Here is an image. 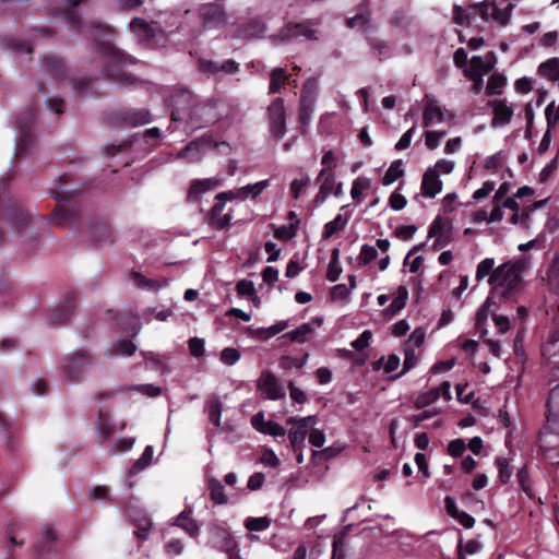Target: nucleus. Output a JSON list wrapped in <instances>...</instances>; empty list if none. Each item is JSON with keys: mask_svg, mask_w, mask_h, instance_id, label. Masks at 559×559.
Wrapping results in <instances>:
<instances>
[{"mask_svg": "<svg viewBox=\"0 0 559 559\" xmlns=\"http://www.w3.org/2000/svg\"><path fill=\"white\" fill-rule=\"evenodd\" d=\"M97 32L102 37L98 44V52L105 62V75L120 85H127L131 82V76L127 74L123 67L133 62L131 56L117 50L111 41V33L108 27L99 26Z\"/></svg>", "mask_w": 559, "mask_h": 559, "instance_id": "nucleus-1", "label": "nucleus"}, {"mask_svg": "<svg viewBox=\"0 0 559 559\" xmlns=\"http://www.w3.org/2000/svg\"><path fill=\"white\" fill-rule=\"evenodd\" d=\"M521 272L522 265L518 262H507L497 266L488 278L492 294L506 299L511 298L521 288Z\"/></svg>", "mask_w": 559, "mask_h": 559, "instance_id": "nucleus-2", "label": "nucleus"}, {"mask_svg": "<svg viewBox=\"0 0 559 559\" xmlns=\"http://www.w3.org/2000/svg\"><path fill=\"white\" fill-rule=\"evenodd\" d=\"M91 366V358L86 353H72L66 356L60 364L62 378L68 383L81 380Z\"/></svg>", "mask_w": 559, "mask_h": 559, "instance_id": "nucleus-3", "label": "nucleus"}, {"mask_svg": "<svg viewBox=\"0 0 559 559\" xmlns=\"http://www.w3.org/2000/svg\"><path fill=\"white\" fill-rule=\"evenodd\" d=\"M454 115L430 95H426L423 108V122L425 127L440 124L445 120H451Z\"/></svg>", "mask_w": 559, "mask_h": 559, "instance_id": "nucleus-4", "label": "nucleus"}, {"mask_svg": "<svg viewBox=\"0 0 559 559\" xmlns=\"http://www.w3.org/2000/svg\"><path fill=\"white\" fill-rule=\"evenodd\" d=\"M318 423L316 416L290 417L288 424L292 425L288 431V438L293 450L299 449L309 433V429Z\"/></svg>", "mask_w": 559, "mask_h": 559, "instance_id": "nucleus-5", "label": "nucleus"}, {"mask_svg": "<svg viewBox=\"0 0 559 559\" xmlns=\"http://www.w3.org/2000/svg\"><path fill=\"white\" fill-rule=\"evenodd\" d=\"M270 186V180H261L255 183L247 185L233 190L218 193L219 199L229 201L238 200L245 201L249 198L257 199Z\"/></svg>", "mask_w": 559, "mask_h": 559, "instance_id": "nucleus-6", "label": "nucleus"}, {"mask_svg": "<svg viewBox=\"0 0 559 559\" xmlns=\"http://www.w3.org/2000/svg\"><path fill=\"white\" fill-rule=\"evenodd\" d=\"M515 4L510 2L504 9H499L495 2H483L478 5L480 16L486 21H493L501 26H506L512 15Z\"/></svg>", "mask_w": 559, "mask_h": 559, "instance_id": "nucleus-7", "label": "nucleus"}, {"mask_svg": "<svg viewBox=\"0 0 559 559\" xmlns=\"http://www.w3.org/2000/svg\"><path fill=\"white\" fill-rule=\"evenodd\" d=\"M270 131L276 139H281L286 132V115L282 98H275L267 109Z\"/></svg>", "mask_w": 559, "mask_h": 559, "instance_id": "nucleus-8", "label": "nucleus"}, {"mask_svg": "<svg viewBox=\"0 0 559 559\" xmlns=\"http://www.w3.org/2000/svg\"><path fill=\"white\" fill-rule=\"evenodd\" d=\"M258 390L267 400H280L285 396V390L270 371H263L258 379Z\"/></svg>", "mask_w": 559, "mask_h": 559, "instance_id": "nucleus-9", "label": "nucleus"}, {"mask_svg": "<svg viewBox=\"0 0 559 559\" xmlns=\"http://www.w3.org/2000/svg\"><path fill=\"white\" fill-rule=\"evenodd\" d=\"M488 105L492 109V128H501L511 122L514 115V108L506 98L490 100Z\"/></svg>", "mask_w": 559, "mask_h": 559, "instance_id": "nucleus-10", "label": "nucleus"}, {"mask_svg": "<svg viewBox=\"0 0 559 559\" xmlns=\"http://www.w3.org/2000/svg\"><path fill=\"white\" fill-rule=\"evenodd\" d=\"M428 238H435L433 250L448 246L451 241V229L448 222L440 216L436 217L429 226Z\"/></svg>", "mask_w": 559, "mask_h": 559, "instance_id": "nucleus-11", "label": "nucleus"}, {"mask_svg": "<svg viewBox=\"0 0 559 559\" xmlns=\"http://www.w3.org/2000/svg\"><path fill=\"white\" fill-rule=\"evenodd\" d=\"M217 119L214 103L198 104L189 112V121L191 127L200 128L205 124L212 123Z\"/></svg>", "mask_w": 559, "mask_h": 559, "instance_id": "nucleus-12", "label": "nucleus"}, {"mask_svg": "<svg viewBox=\"0 0 559 559\" xmlns=\"http://www.w3.org/2000/svg\"><path fill=\"white\" fill-rule=\"evenodd\" d=\"M497 63V57L495 52L489 51L484 57L473 56L468 67L465 68V75H472L473 71L480 76H485L489 73Z\"/></svg>", "mask_w": 559, "mask_h": 559, "instance_id": "nucleus-13", "label": "nucleus"}, {"mask_svg": "<svg viewBox=\"0 0 559 559\" xmlns=\"http://www.w3.org/2000/svg\"><path fill=\"white\" fill-rule=\"evenodd\" d=\"M212 146L211 140L204 138L198 139L181 150L178 157L189 163H195L199 162Z\"/></svg>", "mask_w": 559, "mask_h": 559, "instance_id": "nucleus-14", "label": "nucleus"}, {"mask_svg": "<svg viewBox=\"0 0 559 559\" xmlns=\"http://www.w3.org/2000/svg\"><path fill=\"white\" fill-rule=\"evenodd\" d=\"M251 425L257 431L272 436L274 438H283L286 435V430L283 426L273 420L265 419L263 413L253 415L251 417Z\"/></svg>", "mask_w": 559, "mask_h": 559, "instance_id": "nucleus-15", "label": "nucleus"}, {"mask_svg": "<svg viewBox=\"0 0 559 559\" xmlns=\"http://www.w3.org/2000/svg\"><path fill=\"white\" fill-rule=\"evenodd\" d=\"M443 183L436 175L435 169H427L421 180V194L425 198H435L442 191Z\"/></svg>", "mask_w": 559, "mask_h": 559, "instance_id": "nucleus-16", "label": "nucleus"}, {"mask_svg": "<svg viewBox=\"0 0 559 559\" xmlns=\"http://www.w3.org/2000/svg\"><path fill=\"white\" fill-rule=\"evenodd\" d=\"M222 185V180L218 178H204L192 181L188 197L191 200H197L201 194L212 191Z\"/></svg>", "mask_w": 559, "mask_h": 559, "instance_id": "nucleus-17", "label": "nucleus"}, {"mask_svg": "<svg viewBox=\"0 0 559 559\" xmlns=\"http://www.w3.org/2000/svg\"><path fill=\"white\" fill-rule=\"evenodd\" d=\"M191 510L180 512L171 522V525L182 528L190 537L194 538L199 535L200 526L191 516Z\"/></svg>", "mask_w": 559, "mask_h": 559, "instance_id": "nucleus-18", "label": "nucleus"}, {"mask_svg": "<svg viewBox=\"0 0 559 559\" xmlns=\"http://www.w3.org/2000/svg\"><path fill=\"white\" fill-rule=\"evenodd\" d=\"M201 15L204 22V26L207 28L217 27L225 20L224 12L222 8L217 4L205 5L202 9Z\"/></svg>", "mask_w": 559, "mask_h": 559, "instance_id": "nucleus-19", "label": "nucleus"}, {"mask_svg": "<svg viewBox=\"0 0 559 559\" xmlns=\"http://www.w3.org/2000/svg\"><path fill=\"white\" fill-rule=\"evenodd\" d=\"M199 67L202 71L209 73H216L218 71H224L227 74H231L238 71V63L234 60H226L221 66L212 60H203L199 61Z\"/></svg>", "mask_w": 559, "mask_h": 559, "instance_id": "nucleus-20", "label": "nucleus"}, {"mask_svg": "<svg viewBox=\"0 0 559 559\" xmlns=\"http://www.w3.org/2000/svg\"><path fill=\"white\" fill-rule=\"evenodd\" d=\"M129 27L139 41H148L154 37L153 27L141 19L132 20Z\"/></svg>", "mask_w": 559, "mask_h": 559, "instance_id": "nucleus-21", "label": "nucleus"}, {"mask_svg": "<svg viewBox=\"0 0 559 559\" xmlns=\"http://www.w3.org/2000/svg\"><path fill=\"white\" fill-rule=\"evenodd\" d=\"M408 299V290L405 286H400L393 295V299L389 307L385 309L386 314L395 316L405 308Z\"/></svg>", "mask_w": 559, "mask_h": 559, "instance_id": "nucleus-22", "label": "nucleus"}, {"mask_svg": "<svg viewBox=\"0 0 559 559\" xmlns=\"http://www.w3.org/2000/svg\"><path fill=\"white\" fill-rule=\"evenodd\" d=\"M317 180L320 182L319 197L325 200L329 194L334 192L335 176L333 173H326V169H321Z\"/></svg>", "mask_w": 559, "mask_h": 559, "instance_id": "nucleus-23", "label": "nucleus"}, {"mask_svg": "<svg viewBox=\"0 0 559 559\" xmlns=\"http://www.w3.org/2000/svg\"><path fill=\"white\" fill-rule=\"evenodd\" d=\"M130 280L136 287L148 290H157L167 285V280H163L160 283H158L155 280L146 278L144 275L138 272L131 273Z\"/></svg>", "mask_w": 559, "mask_h": 559, "instance_id": "nucleus-24", "label": "nucleus"}, {"mask_svg": "<svg viewBox=\"0 0 559 559\" xmlns=\"http://www.w3.org/2000/svg\"><path fill=\"white\" fill-rule=\"evenodd\" d=\"M154 448L147 445L142 455L133 463L129 469V475L134 476L145 469L153 461Z\"/></svg>", "mask_w": 559, "mask_h": 559, "instance_id": "nucleus-25", "label": "nucleus"}, {"mask_svg": "<svg viewBox=\"0 0 559 559\" xmlns=\"http://www.w3.org/2000/svg\"><path fill=\"white\" fill-rule=\"evenodd\" d=\"M313 332H314V328H313L312 323L307 322V323H302L295 330L289 331L286 334V336L289 337V340L292 342L305 343L310 338V336L313 334Z\"/></svg>", "mask_w": 559, "mask_h": 559, "instance_id": "nucleus-26", "label": "nucleus"}, {"mask_svg": "<svg viewBox=\"0 0 559 559\" xmlns=\"http://www.w3.org/2000/svg\"><path fill=\"white\" fill-rule=\"evenodd\" d=\"M404 175L403 162L402 159H396L391 163L389 168L386 169L384 176L382 177V185L390 186L395 182L399 178Z\"/></svg>", "mask_w": 559, "mask_h": 559, "instance_id": "nucleus-27", "label": "nucleus"}, {"mask_svg": "<svg viewBox=\"0 0 559 559\" xmlns=\"http://www.w3.org/2000/svg\"><path fill=\"white\" fill-rule=\"evenodd\" d=\"M317 90H318V82L316 79H309L304 87H302V95H301V117L302 119L306 118V104L307 103H312L313 100V97L317 93Z\"/></svg>", "mask_w": 559, "mask_h": 559, "instance_id": "nucleus-28", "label": "nucleus"}, {"mask_svg": "<svg viewBox=\"0 0 559 559\" xmlns=\"http://www.w3.org/2000/svg\"><path fill=\"white\" fill-rule=\"evenodd\" d=\"M507 85V78L500 73H493L489 76L486 85V93L488 95H500L502 94Z\"/></svg>", "mask_w": 559, "mask_h": 559, "instance_id": "nucleus-29", "label": "nucleus"}, {"mask_svg": "<svg viewBox=\"0 0 559 559\" xmlns=\"http://www.w3.org/2000/svg\"><path fill=\"white\" fill-rule=\"evenodd\" d=\"M222 411L223 405L218 397L213 396L209 399V401L206 402V412L210 421L216 427L221 425Z\"/></svg>", "mask_w": 559, "mask_h": 559, "instance_id": "nucleus-30", "label": "nucleus"}, {"mask_svg": "<svg viewBox=\"0 0 559 559\" xmlns=\"http://www.w3.org/2000/svg\"><path fill=\"white\" fill-rule=\"evenodd\" d=\"M211 499L217 504L227 502L224 486L217 479H211L209 483Z\"/></svg>", "mask_w": 559, "mask_h": 559, "instance_id": "nucleus-31", "label": "nucleus"}, {"mask_svg": "<svg viewBox=\"0 0 559 559\" xmlns=\"http://www.w3.org/2000/svg\"><path fill=\"white\" fill-rule=\"evenodd\" d=\"M495 259L486 258L481 260L476 267L475 277L478 282H481L486 276H490L495 271Z\"/></svg>", "mask_w": 559, "mask_h": 559, "instance_id": "nucleus-32", "label": "nucleus"}, {"mask_svg": "<svg viewBox=\"0 0 559 559\" xmlns=\"http://www.w3.org/2000/svg\"><path fill=\"white\" fill-rule=\"evenodd\" d=\"M271 520L267 516L247 518L245 526L251 532H262L270 527Z\"/></svg>", "mask_w": 559, "mask_h": 559, "instance_id": "nucleus-33", "label": "nucleus"}, {"mask_svg": "<svg viewBox=\"0 0 559 559\" xmlns=\"http://www.w3.org/2000/svg\"><path fill=\"white\" fill-rule=\"evenodd\" d=\"M287 80L284 68H275L271 72L270 93L275 94L280 91L282 84Z\"/></svg>", "mask_w": 559, "mask_h": 559, "instance_id": "nucleus-34", "label": "nucleus"}, {"mask_svg": "<svg viewBox=\"0 0 559 559\" xmlns=\"http://www.w3.org/2000/svg\"><path fill=\"white\" fill-rule=\"evenodd\" d=\"M222 535H223V542L219 545V548L226 552H229L228 559H242L238 552L234 551L237 544H236L235 539L231 537V535L227 531H224V530H222Z\"/></svg>", "mask_w": 559, "mask_h": 559, "instance_id": "nucleus-35", "label": "nucleus"}, {"mask_svg": "<svg viewBox=\"0 0 559 559\" xmlns=\"http://www.w3.org/2000/svg\"><path fill=\"white\" fill-rule=\"evenodd\" d=\"M490 305H491V300H490V297H488L476 312L475 328L478 331H480L481 334H484L486 332V330L484 329V325L488 318Z\"/></svg>", "mask_w": 559, "mask_h": 559, "instance_id": "nucleus-36", "label": "nucleus"}, {"mask_svg": "<svg viewBox=\"0 0 559 559\" xmlns=\"http://www.w3.org/2000/svg\"><path fill=\"white\" fill-rule=\"evenodd\" d=\"M342 273V267L338 262V250H334L332 259L328 265L326 278L330 282H336Z\"/></svg>", "mask_w": 559, "mask_h": 559, "instance_id": "nucleus-37", "label": "nucleus"}, {"mask_svg": "<svg viewBox=\"0 0 559 559\" xmlns=\"http://www.w3.org/2000/svg\"><path fill=\"white\" fill-rule=\"evenodd\" d=\"M297 36H306L308 39H311L312 32H308L305 26L296 24L292 26H287L285 29L282 31L281 39H287L290 37H297Z\"/></svg>", "mask_w": 559, "mask_h": 559, "instance_id": "nucleus-38", "label": "nucleus"}, {"mask_svg": "<svg viewBox=\"0 0 559 559\" xmlns=\"http://www.w3.org/2000/svg\"><path fill=\"white\" fill-rule=\"evenodd\" d=\"M346 218H344L341 214L336 215L334 219L325 224L324 237L330 238L335 233L342 230L346 226Z\"/></svg>", "mask_w": 559, "mask_h": 559, "instance_id": "nucleus-39", "label": "nucleus"}, {"mask_svg": "<svg viewBox=\"0 0 559 559\" xmlns=\"http://www.w3.org/2000/svg\"><path fill=\"white\" fill-rule=\"evenodd\" d=\"M345 537H346V531H342L338 534L334 535L332 559H343L344 558V556H345V552H344Z\"/></svg>", "mask_w": 559, "mask_h": 559, "instance_id": "nucleus-40", "label": "nucleus"}, {"mask_svg": "<svg viewBox=\"0 0 559 559\" xmlns=\"http://www.w3.org/2000/svg\"><path fill=\"white\" fill-rule=\"evenodd\" d=\"M370 188V180L366 177L356 178L350 188V195L354 200H358L364 191Z\"/></svg>", "mask_w": 559, "mask_h": 559, "instance_id": "nucleus-41", "label": "nucleus"}, {"mask_svg": "<svg viewBox=\"0 0 559 559\" xmlns=\"http://www.w3.org/2000/svg\"><path fill=\"white\" fill-rule=\"evenodd\" d=\"M310 182V177L308 175H302L299 178H296L290 183V194L294 199H298L307 186Z\"/></svg>", "mask_w": 559, "mask_h": 559, "instance_id": "nucleus-42", "label": "nucleus"}, {"mask_svg": "<svg viewBox=\"0 0 559 559\" xmlns=\"http://www.w3.org/2000/svg\"><path fill=\"white\" fill-rule=\"evenodd\" d=\"M240 357V352L234 347H226L219 354L221 361L226 366H234Z\"/></svg>", "mask_w": 559, "mask_h": 559, "instance_id": "nucleus-43", "label": "nucleus"}, {"mask_svg": "<svg viewBox=\"0 0 559 559\" xmlns=\"http://www.w3.org/2000/svg\"><path fill=\"white\" fill-rule=\"evenodd\" d=\"M136 350V346L130 341L121 340L118 341L112 346V352L115 355H120L123 357L131 356Z\"/></svg>", "mask_w": 559, "mask_h": 559, "instance_id": "nucleus-44", "label": "nucleus"}, {"mask_svg": "<svg viewBox=\"0 0 559 559\" xmlns=\"http://www.w3.org/2000/svg\"><path fill=\"white\" fill-rule=\"evenodd\" d=\"M425 341V331L420 328L415 329L406 341L404 348H419Z\"/></svg>", "mask_w": 559, "mask_h": 559, "instance_id": "nucleus-45", "label": "nucleus"}, {"mask_svg": "<svg viewBox=\"0 0 559 559\" xmlns=\"http://www.w3.org/2000/svg\"><path fill=\"white\" fill-rule=\"evenodd\" d=\"M188 348L192 357H202L205 353V341L200 337H191L188 341Z\"/></svg>", "mask_w": 559, "mask_h": 559, "instance_id": "nucleus-46", "label": "nucleus"}, {"mask_svg": "<svg viewBox=\"0 0 559 559\" xmlns=\"http://www.w3.org/2000/svg\"><path fill=\"white\" fill-rule=\"evenodd\" d=\"M445 136L444 131H426L425 132V144L429 150H436L442 139Z\"/></svg>", "mask_w": 559, "mask_h": 559, "instance_id": "nucleus-47", "label": "nucleus"}, {"mask_svg": "<svg viewBox=\"0 0 559 559\" xmlns=\"http://www.w3.org/2000/svg\"><path fill=\"white\" fill-rule=\"evenodd\" d=\"M439 399V393L433 391V389L421 393L418 395L415 402V406L417 408H424L432 403H435Z\"/></svg>", "mask_w": 559, "mask_h": 559, "instance_id": "nucleus-48", "label": "nucleus"}, {"mask_svg": "<svg viewBox=\"0 0 559 559\" xmlns=\"http://www.w3.org/2000/svg\"><path fill=\"white\" fill-rule=\"evenodd\" d=\"M455 163L450 159H439L436 164L428 169H435L436 175L440 178V175H449L453 171Z\"/></svg>", "mask_w": 559, "mask_h": 559, "instance_id": "nucleus-49", "label": "nucleus"}, {"mask_svg": "<svg viewBox=\"0 0 559 559\" xmlns=\"http://www.w3.org/2000/svg\"><path fill=\"white\" fill-rule=\"evenodd\" d=\"M378 255V251L376 247L369 246V245H362L358 260L361 264H368L372 260H374Z\"/></svg>", "mask_w": 559, "mask_h": 559, "instance_id": "nucleus-50", "label": "nucleus"}, {"mask_svg": "<svg viewBox=\"0 0 559 559\" xmlns=\"http://www.w3.org/2000/svg\"><path fill=\"white\" fill-rule=\"evenodd\" d=\"M369 16L367 12L358 13L347 20V26L350 28L365 29L368 25Z\"/></svg>", "mask_w": 559, "mask_h": 559, "instance_id": "nucleus-51", "label": "nucleus"}, {"mask_svg": "<svg viewBox=\"0 0 559 559\" xmlns=\"http://www.w3.org/2000/svg\"><path fill=\"white\" fill-rule=\"evenodd\" d=\"M496 464L498 467V474L501 483H508L512 475V469L510 467L509 462L506 459H498Z\"/></svg>", "mask_w": 559, "mask_h": 559, "instance_id": "nucleus-52", "label": "nucleus"}, {"mask_svg": "<svg viewBox=\"0 0 559 559\" xmlns=\"http://www.w3.org/2000/svg\"><path fill=\"white\" fill-rule=\"evenodd\" d=\"M236 292L238 296L248 298L255 292L254 284L249 280H240L236 285Z\"/></svg>", "mask_w": 559, "mask_h": 559, "instance_id": "nucleus-53", "label": "nucleus"}, {"mask_svg": "<svg viewBox=\"0 0 559 559\" xmlns=\"http://www.w3.org/2000/svg\"><path fill=\"white\" fill-rule=\"evenodd\" d=\"M495 187L496 185L493 181H485L483 186L473 193L472 199L474 201H480L487 198L495 190Z\"/></svg>", "mask_w": 559, "mask_h": 559, "instance_id": "nucleus-54", "label": "nucleus"}, {"mask_svg": "<svg viewBox=\"0 0 559 559\" xmlns=\"http://www.w3.org/2000/svg\"><path fill=\"white\" fill-rule=\"evenodd\" d=\"M372 337V333L368 330L364 331L359 337H357L356 340H354L350 345L354 349L360 352V350H364L366 347H368L369 345V342Z\"/></svg>", "mask_w": 559, "mask_h": 559, "instance_id": "nucleus-55", "label": "nucleus"}, {"mask_svg": "<svg viewBox=\"0 0 559 559\" xmlns=\"http://www.w3.org/2000/svg\"><path fill=\"white\" fill-rule=\"evenodd\" d=\"M309 443L316 448H322L325 442V435L322 430L317 428L309 429Z\"/></svg>", "mask_w": 559, "mask_h": 559, "instance_id": "nucleus-56", "label": "nucleus"}, {"mask_svg": "<svg viewBox=\"0 0 559 559\" xmlns=\"http://www.w3.org/2000/svg\"><path fill=\"white\" fill-rule=\"evenodd\" d=\"M466 449V443L463 439L452 440L448 445V453L453 457L461 456Z\"/></svg>", "mask_w": 559, "mask_h": 559, "instance_id": "nucleus-57", "label": "nucleus"}, {"mask_svg": "<svg viewBox=\"0 0 559 559\" xmlns=\"http://www.w3.org/2000/svg\"><path fill=\"white\" fill-rule=\"evenodd\" d=\"M321 164L323 166L322 169H326V173H332L331 170L333 168H335L336 165H337V156H336V154L333 151H331V150L324 152V154H323V156L321 158Z\"/></svg>", "mask_w": 559, "mask_h": 559, "instance_id": "nucleus-58", "label": "nucleus"}, {"mask_svg": "<svg viewBox=\"0 0 559 559\" xmlns=\"http://www.w3.org/2000/svg\"><path fill=\"white\" fill-rule=\"evenodd\" d=\"M407 204L406 198L399 193L397 191H394L390 198H389V205L394 211H401L403 210Z\"/></svg>", "mask_w": 559, "mask_h": 559, "instance_id": "nucleus-59", "label": "nucleus"}, {"mask_svg": "<svg viewBox=\"0 0 559 559\" xmlns=\"http://www.w3.org/2000/svg\"><path fill=\"white\" fill-rule=\"evenodd\" d=\"M260 462L262 464H264L265 466H270V467H276L280 464V460H278L277 455L271 449L263 450L261 457H260Z\"/></svg>", "mask_w": 559, "mask_h": 559, "instance_id": "nucleus-60", "label": "nucleus"}, {"mask_svg": "<svg viewBox=\"0 0 559 559\" xmlns=\"http://www.w3.org/2000/svg\"><path fill=\"white\" fill-rule=\"evenodd\" d=\"M417 362V356L413 348H404V366L400 374L405 373L407 370L413 368Z\"/></svg>", "mask_w": 559, "mask_h": 559, "instance_id": "nucleus-61", "label": "nucleus"}, {"mask_svg": "<svg viewBox=\"0 0 559 559\" xmlns=\"http://www.w3.org/2000/svg\"><path fill=\"white\" fill-rule=\"evenodd\" d=\"M296 235V228L293 225H283L275 230V237L282 240H288Z\"/></svg>", "mask_w": 559, "mask_h": 559, "instance_id": "nucleus-62", "label": "nucleus"}, {"mask_svg": "<svg viewBox=\"0 0 559 559\" xmlns=\"http://www.w3.org/2000/svg\"><path fill=\"white\" fill-rule=\"evenodd\" d=\"M415 127H412L411 129H408L402 136L401 139L397 141V143L395 144V148L399 150V151H403V150H406L407 147H409L411 143H412V139H413V135H414V132H415Z\"/></svg>", "mask_w": 559, "mask_h": 559, "instance_id": "nucleus-63", "label": "nucleus"}, {"mask_svg": "<svg viewBox=\"0 0 559 559\" xmlns=\"http://www.w3.org/2000/svg\"><path fill=\"white\" fill-rule=\"evenodd\" d=\"M109 497V490L105 486H96L91 489L90 498L94 501H103Z\"/></svg>", "mask_w": 559, "mask_h": 559, "instance_id": "nucleus-64", "label": "nucleus"}]
</instances>
